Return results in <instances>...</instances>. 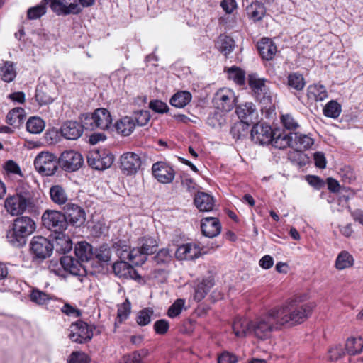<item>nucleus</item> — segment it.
Segmentation results:
<instances>
[{"label":"nucleus","mask_w":363,"mask_h":363,"mask_svg":"<svg viewBox=\"0 0 363 363\" xmlns=\"http://www.w3.org/2000/svg\"><path fill=\"white\" fill-rule=\"evenodd\" d=\"M307 298L306 294L297 296L274 307L277 311L281 328L299 325L310 317L315 305L313 303H304Z\"/></svg>","instance_id":"f257e3e1"},{"label":"nucleus","mask_w":363,"mask_h":363,"mask_svg":"<svg viewBox=\"0 0 363 363\" xmlns=\"http://www.w3.org/2000/svg\"><path fill=\"white\" fill-rule=\"evenodd\" d=\"M281 329L277 311L274 307L251 320V335L259 340H269L274 332Z\"/></svg>","instance_id":"f03ea898"},{"label":"nucleus","mask_w":363,"mask_h":363,"mask_svg":"<svg viewBox=\"0 0 363 363\" xmlns=\"http://www.w3.org/2000/svg\"><path fill=\"white\" fill-rule=\"evenodd\" d=\"M36 228L35 221L28 216H20L13 220L12 228L7 232L6 239L14 247L26 245L27 238Z\"/></svg>","instance_id":"7ed1b4c3"},{"label":"nucleus","mask_w":363,"mask_h":363,"mask_svg":"<svg viewBox=\"0 0 363 363\" xmlns=\"http://www.w3.org/2000/svg\"><path fill=\"white\" fill-rule=\"evenodd\" d=\"M34 206L33 199L28 191H20L16 194L9 196L4 201L6 211L11 216L22 215Z\"/></svg>","instance_id":"20e7f679"},{"label":"nucleus","mask_w":363,"mask_h":363,"mask_svg":"<svg viewBox=\"0 0 363 363\" xmlns=\"http://www.w3.org/2000/svg\"><path fill=\"white\" fill-rule=\"evenodd\" d=\"M235 111L241 121L235 124L231 129V133L233 138L240 139L242 136L240 133V128H243L245 124L249 125L256 121L258 113L255 105L252 102H246L238 105Z\"/></svg>","instance_id":"39448f33"},{"label":"nucleus","mask_w":363,"mask_h":363,"mask_svg":"<svg viewBox=\"0 0 363 363\" xmlns=\"http://www.w3.org/2000/svg\"><path fill=\"white\" fill-rule=\"evenodd\" d=\"M120 169L126 176H133L140 169L145 161L142 152H126L120 157Z\"/></svg>","instance_id":"423d86ee"},{"label":"nucleus","mask_w":363,"mask_h":363,"mask_svg":"<svg viewBox=\"0 0 363 363\" xmlns=\"http://www.w3.org/2000/svg\"><path fill=\"white\" fill-rule=\"evenodd\" d=\"M57 156L50 152H40L34 160V166L38 173L43 176H52L58 169Z\"/></svg>","instance_id":"0eeeda50"},{"label":"nucleus","mask_w":363,"mask_h":363,"mask_svg":"<svg viewBox=\"0 0 363 363\" xmlns=\"http://www.w3.org/2000/svg\"><path fill=\"white\" fill-rule=\"evenodd\" d=\"M43 225L55 233L61 234L67 228L65 214L56 210H46L41 217Z\"/></svg>","instance_id":"6e6552de"},{"label":"nucleus","mask_w":363,"mask_h":363,"mask_svg":"<svg viewBox=\"0 0 363 363\" xmlns=\"http://www.w3.org/2000/svg\"><path fill=\"white\" fill-rule=\"evenodd\" d=\"M113 249L121 259L128 260L136 266L142 265L146 260V255L139 247L130 248L123 241H118L113 245Z\"/></svg>","instance_id":"1a4fd4ad"},{"label":"nucleus","mask_w":363,"mask_h":363,"mask_svg":"<svg viewBox=\"0 0 363 363\" xmlns=\"http://www.w3.org/2000/svg\"><path fill=\"white\" fill-rule=\"evenodd\" d=\"M113 160V155L106 150H94L87 155L88 164L91 168L99 171L109 168Z\"/></svg>","instance_id":"9d476101"},{"label":"nucleus","mask_w":363,"mask_h":363,"mask_svg":"<svg viewBox=\"0 0 363 363\" xmlns=\"http://www.w3.org/2000/svg\"><path fill=\"white\" fill-rule=\"evenodd\" d=\"M69 339L77 343L82 344L90 341L93 337V328L86 323L78 320L72 323L69 328Z\"/></svg>","instance_id":"9b49d317"},{"label":"nucleus","mask_w":363,"mask_h":363,"mask_svg":"<svg viewBox=\"0 0 363 363\" xmlns=\"http://www.w3.org/2000/svg\"><path fill=\"white\" fill-rule=\"evenodd\" d=\"M235 101L236 97L234 91L227 88L219 89L213 99L215 107L225 112L230 111L235 106Z\"/></svg>","instance_id":"f8f14e48"},{"label":"nucleus","mask_w":363,"mask_h":363,"mask_svg":"<svg viewBox=\"0 0 363 363\" xmlns=\"http://www.w3.org/2000/svg\"><path fill=\"white\" fill-rule=\"evenodd\" d=\"M58 162L64 170L71 172L78 170L82 166L84 159L79 152L70 150L61 154Z\"/></svg>","instance_id":"ddd939ff"},{"label":"nucleus","mask_w":363,"mask_h":363,"mask_svg":"<svg viewBox=\"0 0 363 363\" xmlns=\"http://www.w3.org/2000/svg\"><path fill=\"white\" fill-rule=\"evenodd\" d=\"M30 250L36 258L43 259L51 255L53 245L44 237L35 236L30 242Z\"/></svg>","instance_id":"4468645a"},{"label":"nucleus","mask_w":363,"mask_h":363,"mask_svg":"<svg viewBox=\"0 0 363 363\" xmlns=\"http://www.w3.org/2000/svg\"><path fill=\"white\" fill-rule=\"evenodd\" d=\"M274 130L264 123H257L251 130L252 140L259 145H269L273 139Z\"/></svg>","instance_id":"2eb2a0df"},{"label":"nucleus","mask_w":363,"mask_h":363,"mask_svg":"<svg viewBox=\"0 0 363 363\" xmlns=\"http://www.w3.org/2000/svg\"><path fill=\"white\" fill-rule=\"evenodd\" d=\"M64 214L67 224L79 227L84 224L86 220V213L84 210L79 206L72 203H67L64 207Z\"/></svg>","instance_id":"dca6fc26"},{"label":"nucleus","mask_w":363,"mask_h":363,"mask_svg":"<svg viewBox=\"0 0 363 363\" xmlns=\"http://www.w3.org/2000/svg\"><path fill=\"white\" fill-rule=\"evenodd\" d=\"M152 172L154 177L162 184L171 183L175 177L173 168L164 162H157L153 164Z\"/></svg>","instance_id":"f3484780"},{"label":"nucleus","mask_w":363,"mask_h":363,"mask_svg":"<svg viewBox=\"0 0 363 363\" xmlns=\"http://www.w3.org/2000/svg\"><path fill=\"white\" fill-rule=\"evenodd\" d=\"M249 85L252 91L264 103H272V96L265 84V79L258 78L256 74L249 75Z\"/></svg>","instance_id":"a211bd4d"},{"label":"nucleus","mask_w":363,"mask_h":363,"mask_svg":"<svg viewBox=\"0 0 363 363\" xmlns=\"http://www.w3.org/2000/svg\"><path fill=\"white\" fill-rule=\"evenodd\" d=\"M201 255V250L195 243H186L178 247L175 256L180 260H191Z\"/></svg>","instance_id":"6ab92c4d"},{"label":"nucleus","mask_w":363,"mask_h":363,"mask_svg":"<svg viewBox=\"0 0 363 363\" xmlns=\"http://www.w3.org/2000/svg\"><path fill=\"white\" fill-rule=\"evenodd\" d=\"M201 228L205 236L213 238L220 234L221 225L217 218L206 217L201 220Z\"/></svg>","instance_id":"aec40b11"},{"label":"nucleus","mask_w":363,"mask_h":363,"mask_svg":"<svg viewBox=\"0 0 363 363\" xmlns=\"http://www.w3.org/2000/svg\"><path fill=\"white\" fill-rule=\"evenodd\" d=\"M62 135L68 140H76L83 133V127L76 121H67L60 128Z\"/></svg>","instance_id":"412c9836"},{"label":"nucleus","mask_w":363,"mask_h":363,"mask_svg":"<svg viewBox=\"0 0 363 363\" xmlns=\"http://www.w3.org/2000/svg\"><path fill=\"white\" fill-rule=\"evenodd\" d=\"M233 332L235 335L240 338L251 335V320L237 316L232 324Z\"/></svg>","instance_id":"4be33fe9"},{"label":"nucleus","mask_w":363,"mask_h":363,"mask_svg":"<svg viewBox=\"0 0 363 363\" xmlns=\"http://www.w3.org/2000/svg\"><path fill=\"white\" fill-rule=\"evenodd\" d=\"M314 144V139L310 135L294 133L292 135V147L297 152L310 149Z\"/></svg>","instance_id":"5701e85b"},{"label":"nucleus","mask_w":363,"mask_h":363,"mask_svg":"<svg viewBox=\"0 0 363 363\" xmlns=\"http://www.w3.org/2000/svg\"><path fill=\"white\" fill-rule=\"evenodd\" d=\"M194 204L196 207L203 212L211 211L215 206L213 197L205 192H198L194 196Z\"/></svg>","instance_id":"b1692460"},{"label":"nucleus","mask_w":363,"mask_h":363,"mask_svg":"<svg viewBox=\"0 0 363 363\" xmlns=\"http://www.w3.org/2000/svg\"><path fill=\"white\" fill-rule=\"evenodd\" d=\"M257 49L261 57L266 60H272L277 51L276 45L267 38H263L257 43Z\"/></svg>","instance_id":"393cba45"},{"label":"nucleus","mask_w":363,"mask_h":363,"mask_svg":"<svg viewBox=\"0 0 363 363\" xmlns=\"http://www.w3.org/2000/svg\"><path fill=\"white\" fill-rule=\"evenodd\" d=\"M293 133H286L284 131L274 130L273 139L270 144L276 148L284 149L287 147H292Z\"/></svg>","instance_id":"a878e982"},{"label":"nucleus","mask_w":363,"mask_h":363,"mask_svg":"<svg viewBox=\"0 0 363 363\" xmlns=\"http://www.w3.org/2000/svg\"><path fill=\"white\" fill-rule=\"evenodd\" d=\"M49 195L51 201L57 206L67 204L68 194L65 189L60 184L52 185L50 188Z\"/></svg>","instance_id":"bb28decb"},{"label":"nucleus","mask_w":363,"mask_h":363,"mask_svg":"<svg viewBox=\"0 0 363 363\" xmlns=\"http://www.w3.org/2000/svg\"><path fill=\"white\" fill-rule=\"evenodd\" d=\"M307 96L310 101H322L328 98V92L323 85L314 84L308 87Z\"/></svg>","instance_id":"cd10ccee"},{"label":"nucleus","mask_w":363,"mask_h":363,"mask_svg":"<svg viewBox=\"0 0 363 363\" xmlns=\"http://www.w3.org/2000/svg\"><path fill=\"white\" fill-rule=\"evenodd\" d=\"M60 264L64 269L73 275H81L84 272L81 263L72 257L65 256L60 259Z\"/></svg>","instance_id":"c85d7f7f"},{"label":"nucleus","mask_w":363,"mask_h":363,"mask_svg":"<svg viewBox=\"0 0 363 363\" xmlns=\"http://www.w3.org/2000/svg\"><path fill=\"white\" fill-rule=\"evenodd\" d=\"M115 128L118 133L128 136L134 130L135 123L131 117L125 116L115 123Z\"/></svg>","instance_id":"c756f323"},{"label":"nucleus","mask_w":363,"mask_h":363,"mask_svg":"<svg viewBox=\"0 0 363 363\" xmlns=\"http://www.w3.org/2000/svg\"><path fill=\"white\" fill-rule=\"evenodd\" d=\"M74 252L77 257L82 262H88L94 257L92 246L86 242H78Z\"/></svg>","instance_id":"7c9ffc66"},{"label":"nucleus","mask_w":363,"mask_h":363,"mask_svg":"<svg viewBox=\"0 0 363 363\" xmlns=\"http://www.w3.org/2000/svg\"><path fill=\"white\" fill-rule=\"evenodd\" d=\"M96 124L97 128L107 130L112 123L110 113L106 108H98L95 111Z\"/></svg>","instance_id":"2f4dec72"},{"label":"nucleus","mask_w":363,"mask_h":363,"mask_svg":"<svg viewBox=\"0 0 363 363\" xmlns=\"http://www.w3.org/2000/svg\"><path fill=\"white\" fill-rule=\"evenodd\" d=\"M16 77L15 64L11 61H4L0 65V77L6 82L9 83L14 80Z\"/></svg>","instance_id":"473e14b6"},{"label":"nucleus","mask_w":363,"mask_h":363,"mask_svg":"<svg viewBox=\"0 0 363 363\" xmlns=\"http://www.w3.org/2000/svg\"><path fill=\"white\" fill-rule=\"evenodd\" d=\"M353 256L347 251L342 250L337 256L335 262V267L337 270H343L352 267L354 265Z\"/></svg>","instance_id":"72a5a7b5"},{"label":"nucleus","mask_w":363,"mask_h":363,"mask_svg":"<svg viewBox=\"0 0 363 363\" xmlns=\"http://www.w3.org/2000/svg\"><path fill=\"white\" fill-rule=\"evenodd\" d=\"M26 118L25 110L21 107L11 109L6 116V122L10 125H20Z\"/></svg>","instance_id":"f704fd0d"},{"label":"nucleus","mask_w":363,"mask_h":363,"mask_svg":"<svg viewBox=\"0 0 363 363\" xmlns=\"http://www.w3.org/2000/svg\"><path fill=\"white\" fill-rule=\"evenodd\" d=\"M213 279L207 278L199 282L195 287L194 298L196 301H201L204 298L210 289L213 286Z\"/></svg>","instance_id":"c9c22d12"},{"label":"nucleus","mask_w":363,"mask_h":363,"mask_svg":"<svg viewBox=\"0 0 363 363\" xmlns=\"http://www.w3.org/2000/svg\"><path fill=\"white\" fill-rule=\"evenodd\" d=\"M113 270L114 274L120 278L132 277V273L135 272L134 269L124 259L115 262L113 265Z\"/></svg>","instance_id":"e433bc0d"},{"label":"nucleus","mask_w":363,"mask_h":363,"mask_svg":"<svg viewBox=\"0 0 363 363\" xmlns=\"http://www.w3.org/2000/svg\"><path fill=\"white\" fill-rule=\"evenodd\" d=\"M48 4L53 12L57 15H67L70 13L77 14V9L76 5H69V9H67L61 2V0H49Z\"/></svg>","instance_id":"4c0bfd02"},{"label":"nucleus","mask_w":363,"mask_h":363,"mask_svg":"<svg viewBox=\"0 0 363 363\" xmlns=\"http://www.w3.org/2000/svg\"><path fill=\"white\" fill-rule=\"evenodd\" d=\"M363 349V339L361 337H351L347 340L345 350L348 354L356 355L359 354Z\"/></svg>","instance_id":"58836bf2"},{"label":"nucleus","mask_w":363,"mask_h":363,"mask_svg":"<svg viewBox=\"0 0 363 363\" xmlns=\"http://www.w3.org/2000/svg\"><path fill=\"white\" fill-rule=\"evenodd\" d=\"M191 100V94L186 91H179L174 94L171 99L172 106L177 108H183L186 106Z\"/></svg>","instance_id":"ea45409f"},{"label":"nucleus","mask_w":363,"mask_h":363,"mask_svg":"<svg viewBox=\"0 0 363 363\" xmlns=\"http://www.w3.org/2000/svg\"><path fill=\"white\" fill-rule=\"evenodd\" d=\"M216 46L220 52L227 56L235 48V41L230 37L220 35L217 42Z\"/></svg>","instance_id":"a19ab883"},{"label":"nucleus","mask_w":363,"mask_h":363,"mask_svg":"<svg viewBox=\"0 0 363 363\" xmlns=\"http://www.w3.org/2000/svg\"><path fill=\"white\" fill-rule=\"evenodd\" d=\"M148 354L149 352L146 349L135 351L124 356L120 363H143V359L148 356Z\"/></svg>","instance_id":"79ce46f5"},{"label":"nucleus","mask_w":363,"mask_h":363,"mask_svg":"<svg viewBox=\"0 0 363 363\" xmlns=\"http://www.w3.org/2000/svg\"><path fill=\"white\" fill-rule=\"evenodd\" d=\"M45 128L44 121L37 116L30 118L26 123L27 130L33 134L41 133Z\"/></svg>","instance_id":"37998d69"},{"label":"nucleus","mask_w":363,"mask_h":363,"mask_svg":"<svg viewBox=\"0 0 363 363\" xmlns=\"http://www.w3.org/2000/svg\"><path fill=\"white\" fill-rule=\"evenodd\" d=\"M49 0H43L38 5L30 8L27 11L28 18L35 20L40 18L46 13V6Z\"/></svg>","instance_id":"c03bdc74"},{"label":"nucleus","mask_w":363,"mask_h":363,"mask_svg":"<svg viewBox=\"0 0 363 363\" xmlns=\"http://www.w3.org/2000/svg\"><path fill=\"white\" fill-rule=\"evenodd\" d=\"M247 10L248 15L255 21L261 20L265 13L264 6L258 2L252 3Z\"/></svg>","instance_id":"a18cd8bd"},{"label":"nucleus","mask_w":363,"mask_h":363,"mask_svg":"<svg viewBox=\"0 0 363 363\" xmlns=\"http://www.w3.org/2000/svg\"><path fill=\"white\" fill-rule=\"evenodd\" d=\"M228 78L238 85H243L245 81V73L239 67H232L227 71Z\"/></svg>","instance_id":"49530a36"},{"label":"nucleus","mask_w":363,"mask_h":363,"mask_svg":"<svg viewBox=\"0 0 363 363\" xmlns=\"http://www.w3.org/2000/svg\"><path fill=\"white\" fill-rule=\"evenodd\" d=\"M341 106L335 101H329L323 108V113L326 117L336 118L341 113Z\"/></svg>","instance_id":"de8ad7c7"},{"label":"nucleus","mask_w":363,"mask_h":363,"mask_svg":"<svg viewBox=\"0 0 363 363\" xmlns=\"http://www.w3.org/2000/svg\"><path fill=\"white\" fill-rule=\"evenodd\" d=\"M139 245L140 248L142 249V252L147 255L152 254L156 251L157 242L152 238L144 237L140 240Z\"/></svg>","instance_id":"09e8293b"},{"label":"nucleus","mask_w":363,"mask_h":363,"mask_svg":"<svg viewBox=\"0 0 363 363\" xmlns=\"http://www.w3.org/2000/svg\"><path fill=\"white\" fill-rule=\"evenodd\" d=\"M29 296L30 301L38 305L46 304L51 299L49 294L37 289H33Z\"/></svg>","instance_id":"8fccbe9b"},{"label":"nucleus","mask_w":363,"mask_h":363,"mask_svg":"<svg viewBox=\"0 0 363 363\" xmlns=\"http://www.w3.org/2000/svg\"><path fill=\"white\" fill-rule=\"evenodd\" d=\"M288 84L296 90L303 89L305 86V82L302 74L298 73L290 74L288 77Z\"/></svg>","instance_id":"3c124183"},{"label":"nucleus","mask_w":363,"mask_h":363,"mask_svg":"<svg viewBox=\"0 0 363 363\" xmlns=\"http://www.w3.org/2000/svg\"><path fill=\"white\" fill-rule=\"evenodd\" d=\"M153 313V310L150 308H146L140 311L136 318L137 323L140 326L148 325L151 321Z\"/></svg>","instance_id":"603ef678"},{"label":"nucleus","mask_w":363,"mask_h":363,"mask_svg":"<svg viewBox=\"0 0 363 363\" xmlns=\"http://www.w3.org/2000/svg\"><path fill=\"white\" fill-rule=\"evenodd\" d=\"M94 256L100 262H108L111 259V252L107 245H103L96 249Z\"/></svg>","instance_id":"864d4df0"},{"label":"nucleus","mask_w":363,"mask_h":363,"mask_svg":"<svg viewBox=\"0 0 363 363\" xmlns=\"http://www.w3.org/2000/svg\"><path fill=\"white\" fill-rule=\"evenodd\" d=\"M131 311V303L126 299L121 305L118 306L117 318L120 323L128 319Z\"/></svg>","instance_id":"5fc2aeb1"},{"label":"nucleus","mask_w":363,"mask_h":363,"mask_svg":"<svg viewBox=\"0 0 363 363\" xmlns=\"http://www.w3.org/2000/svg\"><path fill=\"white\" fill-rule=\"evenodd\" d=\"M185 301L184 299L179 298L177 299L173 304L170 306L168 309L167 315L169 318H174L181 314L182 310L184 308Z\"/></svg>","instance_id":"6e6d98bb"},{"label":"nucleus","mask_w":363,"mask_h":363,"mask_svg":"<svg viewBox=\"0 0 363 363\" xmlns=\"http://www.w3.org/2000/svg\"><path fill=\"white\" fill-rule=\"evenodd\" d=\"M81 125L83 127V130H94L97 128L96 124L95 111L91 113L84 114L81 118Z\"/></svg>","instance_id":"4d7b16f0"},{"label":"nucleus","mask_w":363,"mask_h":363,"mask_svg":"<svg viewBox=\"0 0 363 363\" xmlns=\"http://www.w3.org/2000/svg\"><path fill=\"white\" fill-rule=\"evenodd\" d=\"M150 118V114L147 110H141L135 113V123L139 126L147 125Z\"/></svg>","instance_id":"13d9d810"},{"label":"nucleus","mask_w":363,"mask_h":363,"mask_svg":"<svg viewBox=\"0 0 363 363\" xmlns=\"http://www.w3.org/2000/svg\"><path fill=\"white\" fill-rule=\"evenodd\" d=\"M172 255L168 249L160 250L155 257V260L157 264H165L171 260Z\"/></svg>","instance_id":"bf43d9fd"},{"label":"nucleus","mask_w":363,"mask_h":363,"mask_svg":"<svg viewBox=\"0 0 363 363\" xmlns=\"http://www.w3.org/2000/svg\"><path fill=\"white\" fill-rule=\"evenodd\" d=\"M169 328V324L167 320L160 319L154 323L155 332L158 335H164L167 333Z\"/></svg>","instance_id":"052dcab7"},{"label":"nucleus","mask_w":363,"mask_h":363,"mask_svg":"<svg viewBox=\"0 0 363 363\" xmlns=\"http://www.w3.org/2000/svg\"><path fill=\"white\" fill-rule=\"evenodd\" d=\"M149 107L156 113H164L168 111V106L166 103L160 100H154L150 102Z\"/></svg>","instance_id":"680f3d73"},{"label":"nucleus","mask_w":363,"mask_h":363,"mask_svg":"<svg viewBox=\"0 0 363 363\" xmlns=\"http://www.w3.org/2000/svg\"><path fill=\"white\" fill-rule=\"evenodd\" d=\"M69 363H89V359L84 352H73L70 355Z\"/></svg>","instance_id":"e2e57ef3"},{"label":"nucleus","mask_w":363,"mask_h":363,"mask_svg":"<svg viewBox=\"0 0 363 363\" xmlns=\"http://www.w3.org/2000/svg\"><path fill=\"white\" fill-rule=\"evenodd\" d=\"M281 119L283 125L288 130H295L298 127L297 122L289 114L283 115Z\"/></svg>","instance_id":"0e129e2a"},{"label":"nucleus","mask_w":363,"mask_h":363,"mask_svg":"<svg viewBox=\"0 0 363 363\" xmlns=\"http://www.w3.org/2000/svg\"><path fill=\"white\" fill-rule=\"evenodd\" d=\"M237 357L228 352H223L218 358V363H237Z\"/></svg>","instance_id":"69168bd1"},{"label":"nucleus","mask_w":363,"mask_h":363,"mask_svg":"<svg viewBox=\"0 0 363 363\" xmlns=\"http://www.w3.org/2000/svg\"><path fill=\"white\" fill-rule=\"evenodd\" d=\"M315 165L320 168L324 169L326 167V159L325 155L322 152H316L313 154Z\"/></svg>","instance_id":"338daca9"},{"label":"nucleus","mask_w":363,"mask_h":363,"mask_svg":"<svg viewBox=\"0 0 363 363\" xmlns=\"http://www.w3.org/2000/svg\"><path fill=\"white\" fill-rule=\"evenodd\" d=\"M61 311L62 313L69 316H74L77 318L81 315V313L79 310L67 303L63 306Z\"/></svg>","instance_id":"774afa93"}]
</instances>
